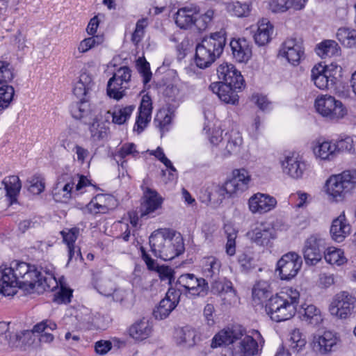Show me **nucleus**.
Instances as JSON below:
<instances>
[{
  "instance_id": "obj_1",
  "label": "nucleus",
  "mask_w": 356,
  "mask_h": 356,
  "mask_svg": "<svg viewBox=\"0 0 356 356\" xmlns=\"http://www.w3.org/2000/svg\"><path fill=\"white\" fill-rule=\"evenodd\" d=\"M56 280L52 274L43 275L34 265L23 261H14L10 266L0 269V293L5 296H14L17 288L27 293H42L52 290L51 284Z\"/></svg>"
},
{
  "instance_id": "obj_2",
  "label": "nucleus",
  "mask_w": 356,
  "mask_h": 356,
  "mask_svg": "<svg viewBox=\"0 0 356 356\" xmlns=\"http://www.w3.org/2000/svg\"><path fill=\"white\" fill-rule=\"evenodd\" d=\"M149 245L153 254L163 261H170L184 253L183 237L170 229H159L149 236Z\"/></svg>"
},
{
  "instance_id": "obj_3",
  "label": "nucleus",
  "mask_w": 356,
  "mask_h": 356,
  "mask_svg": "<svg viewBox=\"0 0 356 356\" xmlns=\"http://www.w3.org/2000/svg\"><path fill=\"white\" fill-rule=\"evenodd\" d=\"M216 10L209 8L206 10L195 3H190L179 8L174 15L175 24L182 30H190L195 27L202 32L212 26Z\"/></svg>"
},
{
  "instance_id": "obj_4",
  "label": "nucleus",
  "mask_w": 356,
  "mask_h": 356,
  "mask_svg": "<svg viewBox=\"0 0 356 356\" xmlns=\"http://www.w3.org/2000/svg\"><path fill=\"white\" fill-rule=\"evenodd\" d=\"M299 298L300 293L296 289H286L268 299L266 311L274 321H286L295 315Z\"/></svg>"
},
{
  "instance_id": "obj_5",
  "label": "nucleus",
  "mask_w": 356,
  "mask_h": 356,
  "mask_svg": "<svg viewBox=\"0 0 356 356\" xmlns=\"http://www.w3.org/2000/svg\"><path fill=\"white\" fill-rule=\"evenodd\" d=\"M226 44V33L220 30L204 37L196 46L195 62L200 69L210 67L223 52Z\"/></svg>"
},
{
  "instance_id": "obj_6",
  "label": "nucleus",
  "mask_w": 356,
  "mask_h": 356,
  "mask_svg": "<svg viewBox=\"0 0 356 356\" xmlns=\"http://www.w3.org/2000/svg\"><path fill=\"white\" fill-rule=\"evenodd\" d=\"M354 184H356V170H345L331 175L325 182V191L330 200L338 202L344 200Z\"/></svg>"
},
{
  "instance_id": "obj_7",
  "label": "nucleus",
  "mask_w": 356,
  "mask_h": 356,
  "mask_svg": "<svg viewBox=\"0 0 356 356\" xmlns=\"http://www.w3.org/2000/svg\"><path fill=\"white\" fill-rule=\"evenodd\" d=\"M209 289L208 283L204 278H199L193 273L181 275L173 288L179 299L181 295L190 298L204 297L207 295Z\"/></svg>"
},
{
  "instance_id": "obj_8",
  "label": "nucleus",
  "mask_w": 356,
  "mask_h": 356,
  "mask_svg": "<svg viewBox=\"0 0 356 356\" xmlns=\"http://www.w3.org/2000/svg\"><path fill=\"white\" fill-rule=\"evenodd\" d=\"M342 68L337 64L315 65L311 72V79L320 90L334 87L341 76Z\"/></svg>"
},
{
  "instance_id": "obj_9",
  "label": "nucleus",
  "mask_w": 356,
  "mask_h": 356,
  "mask_svg": "<svg viewBox=\"0 0 356 356\" xmlns=\"http://www.w3.org/2000/svg\"><path fill=\"white\" fill-rule=\"evenodd\" d=\"M317 112L332 121H338L344 118L347 110L341 103L330 95H322L315 101Z\"/></svg>"
},
{
  "instance_id": "obj_10",
  "label": "nucleus",
  "mask_w": 356,
  "mask_h": 356,
  "mask_svg": "<svg viewBox=\"0 0 356 356\" xmlns=\"http://www.w3.org/2000/svg\"><path fill=\"white\" fill-rule=\"evenodd\" d=\"M356 298L347 291L337 293L330 306V314L339 319H346L354 312Z\"/></svg>"
},
{
  "instance_id": "obj_11",
  "label": "nucleus",
  "mask_w": 356,
  "mask_h": 356,
  "mask_svg": "<svg viewBox=\"0 0 356 356\" xmlns=\"http://www.w3.org/2000/svg\"><path fill=\"white\" fill-rule=\"evenodd\" d=\"M302 264L301 257L294 252H290L278 260L276 270L279 272L281 280H290L297 275Z\"/></svg>"
},
{
  "instance_id": "obj_12",
  "label": "nucleus",
  "mask_w": 356,
  "mask_h": 356,
  "mask_svg": "<svg viewBox=\"0 0 356 356\" xmlns=\"http://www.w3.org/2000/svg\"><path fill=\"white\" fill-rule=\"evenodd\" d=\"M232 185L226 181L222 185L210 183L201 191L200 200L202 202H222L226 197H231L235 193Z\"/></svg>"
},
{
  "instance_id": "obj_13",
  "label": "nucleus",
  "mask_w": 356,
  "mask_h": 356,
  "mask_svg": "<svg viewBox=\"0 0 356 356\" xmlns=\"http://www.w3.org/2000/svg\"><path fill=\"white\" fill-rule=\"evenodd\" d=\"M77 179L68 174H63L58 177L52 188V196L55 201L66 202L73 197V190Z\"/></svg>"
},
{
  "instance_id": "obj_14",
  "label": "nucleus",
  "mask_w": 356,
  "mask_h": 356,
  "mask_svg": "<svg viewBox=\"0 0 356 356\" xmlns=\"http://www.w3.org/2000/svg\"><path fill=\"white\" fill-rule=\"evenodd\" d=\"M217 75L221 81L220 84L234 86L235 89L241 90L245 83L243 76L234 65L227 63L220 65L217 68Z\"/></svg>"
},
{
  "instance_id": "obj_15",
  "label": "nucleus",
  "mask_w": 356,
  "mask_h": 356,
  "mask_svg": "<svg viewBox=\"0 0 356 356\" xmlns=\"http://www.w3.org/2000/svg\"><path fill=\"white\" fill-rule=\"evenodd\" d=\"M304 55V48L301 41L295 38L286 40L282 44L278 56L284 58L291 65L296 66L300 63Z\"/></svg>"
},
{
  "instance_id": "obj_16",
  "label": "nucleus",
  "mask_w": 356,
  "mask_h": 356,
  "mask_svg": "<svg viewBox=\"0 0 356 356\" xmlns=\"http://www.w3.org/2000/svg\"><path fill=\"white\" fill-rule=\"evenodd\" d=\"M251 241L257 245L270 248L276 238L275 229L266 224H261L248 233Z\"/></svg>"
},
{
  "instance_id": "obj_17",
  "label": "nucleus",
  "mask_w": 356,
  "mask_h": 356,
  "mask_svg": "<svg viewBox=\"0 0 356 356\" xmlns=\"http://www.w3.org/2000/svg\"><path fill=\"white\" fill-rule=\"evenodd\" d=\"M325 246V241L317 235L309 237L305 243L303 255L307 265H316L322 258L321 248Z\"/></svg>"
},
{
  "instance_id": "obj_18",
  "label": "nucleus",
  "mask_w": 356,
  "mask_h": 356,
  "mask_svg": "<svg viewBox=\"0 0 356 356\" xmlns=\"http://www.w3.org/2000/svg\"><path fill=\"white\" fill-rule=\"evenodd\" d=\"M276 199L268 194L257 193L248 200L250 211L254 214H264L273 209L277 205Z\"/></svg>"
},
{
  "instance_id": "obj_19",
  "label": "nucleus",
  "mask_w": 356,
  "mask_h": 356,
  "mask_svg": "<svg viewBox=\"0 0 356 356\" xmlns=\"http://www.w3.org/2000/svg\"><path fill=\"white\" fill-rule=\"evenodd\" d=\"M282 166L283 172L293 179L301 178L307 168L302 157L296 152L286 156Z\"/></svg>"
},
{
  "instance_id": "obj_20",
  "label": "nucleus",
  "mask_w": 356,
  "mask_h": 356,
  "mask_svg": "<svg viewBox=\"0 0 356 356\" xmlns=\"http://www.w3.org/2000/svg\"><path fill=\"white\" fill-rule=\"evenodd\" d=\"M243 335V330L239 325L223 329L213 337L211 347L216 348L233 343Z\"/></svg>"
},
{
  "instance_id": "obj_21",
  "label": "nucleus",
  "mask_w": 356,
  "mask_h": 356,
  "mask_svg": "<svg viewBox=\"0 0 356 356\" xmlns=\"http://www.w3.org/2000/svg\"><path fill=\"white\" fill-rule=\"evenodd\" d=\"M179 301V298L173 287L169 288L165 297L160 301L159 305L153 311L155 318L163 320L167 318L176 307Z\"/></svg>"
},
{
  "instance_id": "obj_22",
  "label": "nucleus",
  "mask_w": 356,
  "mask_h": 356,
  "mask_svg": "<svg viewBox=\"0 0 356 356\" xmlns=\"http://www.w3.org/2000/svg\"><path fill=\"white\" fill-rule=\"evenodd\" d=\"M251 335L248 334L240 342V353L241 356H254L259 351V344L262 346L264 339L261 333L256 330H252Z\"/></svg>"
},
{
  "instance_id": "obj_23",
  "label": "nucleus",
  "mask_w": 356,
  "mask_h": 356,
  "mask_svg": "<svg viewBox=\"0 0 356 356\" xmlns=\"http://www.w3.org/2000/svg\"><path fill=\"white\" fill-rule=\"evenodd\" d=\"M229 46L233 58L238 63H247L252 56L250 42L245 38L232 39Z\"/></svg>"
},
{
  "instance_id": "obj_24",
  "label": "nucleus",
  "mask_w": 356,
  "mask_h": 356,
  "mask_svg": "<svg viewBox=\"0 0 356 356\" xmlns=\"http://www.w3.org/2000/svg\"><path fill=\"white\" fill-rule=\"evenodd\" d=\"M209 88L211 90L216 94L218 98L225 104H230L235 105L238 104L239 97L237 94V89H235L234 86L226 84H220V83H212Z\"/></svg>"
},
{
  "instance_id": "obj_25",
  "label": "nucleus",
  "mask_w": 356,
  "mask_h": 356,
  "mask_svg": "<svg viewBox=\"0 0 356 356\" xmlns=\"http://www.w3.org/2000/svg\"><path fill=\"white\" fill-rule=\"evenodd\" d=\"M143 201L140 205L141 216L153 213L161 207L163 200L155 191L147 187L143 192Z\"/></svg>"
},
{
  "instance_id": "obj_26",
  "label": "nucleus",
  "mask_w": 356,
  "mask_h": 356,
  "mask_svg": "<svg viewBox=\"0 0 356 356\" xmlns=\"http://www.w3.org/2000/svg\"><path fill=\"white\" fill-rule=\"evenodd\" d=\"M337 338L330 331H325L321 335H316L312 341V348L315 352L326 354L337 344Z\"/></svg>"
},
{
  "instance_id": "obj_27",
  "label": "nucleus",
  "mask_w": 356,
  "mask_h": 356,
  "mask_svg": "<svg viewBox=\"0 0 356 356\" xmlns=\"http://www.w3.org/2000/svg\"><path fill=\"white\" fill-rule=\"evenodd\" d=\"M152 109L151 99L149 97H147V99L143 97L138 108L134 131H137L138 134H140L144 131L147 124L151 120Z\"/></svg>"
},
{
  "instance_id": "obj_28",
  "label": "nucleus",
  "mask_w": 356,
  "mask_h": 356,
  "mask_svg": "<svg viewBox=\"0 0 356 356\" xmlns=\"http://www.w3.org/2000/svg\"><path fill=\"white\" fill-rule=\"evenodd\" d=\"M351 231V227L346 218L344 213L332 221L330 227V234L333 240L342 242Z\"/></svg>"
},
{
  "instance_id": "obj_29",
  "label": "nucleus",
  "mask_w": 356,
  "mask_h": 356,
  "mask_svg": "<svg viewBox=\"0 0 356 356\" xmlns=\"http://www.w3.org/2000/svg\"><path fill=\"white\" fill-rule=\"evenodd\" d=\"M152 323L145 318L136 321L129 329L130 337L137 341L147 339L152 334Z\"/></svg>"
},
{
  "instance_id": "obj_30",
  "label": "nucleus",
  "mask_w": 356,
  "mask_h": 356,
  "mask_svg": "<svg viewBox=\"0 0 356 356\" xmlns=\"http://www.w3.org/2000/svg\"><path fill=\"white\" fill-rule=\"evenodd\" d=\"M274 27L270 21L263 18L258 22V27L254 35V39L259 46H264L268 44L271 38Z\"/></svg>"
},
{
  "instance_id": "obj_31",
  "label": "nucleus",
  "mask_w": 356,
  "mask_h": 356,
  "mask_svg": "<svg viewBox=\"0 0 356 356\" xmlns=\"http://www.w3.org/2000/svg\"><path fill=\"white\" fill-rule=\"evenodd\" d=\"M131 71L129 67L126 66L120 67L108 81L106 91L109 97L116 100L120 99V92H113V90H115V88H113V82L114 81H120L128 84L131 80Z\"/></svg>"
},
{
  "instance_id": "obj_32",
  "label": "nucleus",
  "mask_w": 356,
  "mask_h": 356,
  "mask_svg": "<svg viewBox=\"0 0 356 356\" xmlns=\"http://www.w3.org/2000/svg\"><path fill=\"white\" fill-rule=\"evenodd\" d=\"M250 181V175L244 168L235 169L232 171V177L227 180L232 185L235 193L243 191L248 188Z\"/></svg>"
},
{
  "instance_id": "obj_33",
  "label": "nucleus",
  "mask_w": 356,
  "mask_h": 356,
  "mask_svg": "<svg viewBox=\"0 0 356 356\" xmlns=\"http://www.w3.org/2000/svg\"><path fill=\"white\" fill-rule=\"evenodd\" d=\"M2 184L4 186L6 192V195L10 204L16 203L22 188L19 178L16 175L6 177L2 181Z\"/></svg>"
},
{
  "instance_id": "obj_34",
  "label": "nucleus",
  "mask_w": 356,
  "mask_h": 356,
  "mask_svg": "<svg viewBox=\"0 0 356 356\" xmlns=\"http://www.w3.org/2000/svg\"><path fill=\"white\" fill-rule=\"evenodd\" d=\"M57 328V325L51 320L45 319L41 322L35 324L32 330L33 333H40V341L42 343H49L54 340V337L52 334L47 332V330H55Z\"/></svg>"
},
{
  "instance_id": "obj_35",
  "label": "nucleus",
  "mask_w": 356,
  "mask_h": 356,
  "mask_svg": "<svg viewBox=\"0 0 356 356\" xmlns=\"http://www.w3.org/2000/svg\"><path fill=\"white\" fill-rule=\"evenodd\" d=\"M220 268L221 262L216 257L210 256L204 258L202 261V273L207 278L211 280L219 279Z\"/></svg>"
},
{
  "instance_id": "obj_36",
  "label": "nucleus",
  "mask_w": 356,
  "mask_h": 356,
  "mask_svg": "<svg viewBox=\"0 0 356 356\" xmlns=\"http://www.w3.org/2000/svg\"><path fill=\"white\" fill-rule=\"evenodd\" d=\"M302 321L313 326L318 325L323 321L321 310L314 305L302 306Z\"/></svg>"
},
{
  "instance_id": "obj_37",
  "label": "nucleus",
  "mask_w": 356,
  "mask_h": 356,
  "mask_svg": "<svg viewBox=\"0 0 356 356\" xmlns=\"http://www.w3.org/2000/svg\"><path fill=\"white\" fill-rule=\"evenodd\" d=\"M337 147L335 143L329 140L318 141V145L314 148V153L317 158L321 160H332L334 157Z\"/></svg>"
},
{
  "instance_id": "obj_38",
  "label": "nucleus",
  "mask_w": 356,
  "mask_h": 356,
  "mask_svg": "<svg viewBox=\"0 0 356 356\" xmlns=\"http://www.w3.org/2000/svg\"><path fill=\"white\" fill-rule=\"evenodd\" d=\"M315 51L318 56L323 58L339 55L340 47L336 41L325 40L316 46Z\"/></svg>"
},
{
  "instance_id": "obj_39",
  "label": "nucleus",
  "mask_w": 356,
  "mask_h": 356,
  "mask_svg": "<svg viewBox=\"0 0 356 356\" xmlns=\"http://www.w3.org/2000/svg\"><path fill=\"white\" fill-rule=\"evenodd\" d=\"M115 200L111 195L98 194L90 202V209H97L96 213H106L110 209V203H114ZM113 205L114 204H112Z\"/></svg>"
},
{
  "instance_id": "obj_40",
  "label": "nucleus",
  "mask_w": 356,
  "mask_h": 356,
  "mask_svg": "<svg viewBox=\"0 0 356 356\" xmlns=\"http://www.w3.org/2000/svg\"><path fill=\"white\" fill-rule=\"evenodd\" d=\"M324 259L328 264L338 266L345 264L348 261L343 250L335 247H329L326 249L324 252Z\"/></svg>"
},
{
  "instance_id": "obj_41",
  "label": "nucleus",
  "mask_w": 356,
  "mask_h": 356,
  "mask_svg": "<svg viewBox=\"0 0 356 356\" xmlns=\"http://www.w3.org/2000/svg\"><path fill=\"white\" fill-rule=\"evenodd\" d=\"M135 109L134 105H129L124 107H115L113 112L108 111V114L112 116V122L116 124H124L131 117Z\"/></svg>"
},
{
  "instance_id": "obj_42",
  "label": "nucleus",
  "mask_w": 356,
  "mask_h": 356,
  "mask_svg": "<svg viewBox=\"0 0 356 356\" xmlns=\"http://www.w3.org/2000/svg\"><path fill=\"white\" fill-rule=\"evenodd\" d=\"M338 40L346 47H356V30L349 28H340L337 33Z\"/></svg>"
},
{
  "instance_id": "obj_43",
  "label": "nucleus",
  "mask_w": 356,
  "mask_h": 356,
  "mask_svg": "<svg viewBox=\"0 0 356 356\" xmlns=\"http://www.w3.org/2000/svg\"><path fill=\"white\" fill-rule=\"evenodd\" d=\"M227 12L237 17H248L251 11V3L248 2L233 1L226 6Z\"/></svg>"
},
{
  "instance_id": "obj_44",
  "label": "nucleus",
  "mask_w": 356,
  "mask_h": 356,
  "mask_svg": "<svg viewBox=\"0 0 356 356\" xmlns=\"http://www.w3.org/2000/svg\"><path fill=\"white\" fill-rule=\"evenodd\" d=\"M89 131L92 140L99 141L107 137L108 128L105 125L104 122L94 119L93 122L90 124Z\"/></svg>"
},
{
  "instance_id": "obj_45",
  "label": "nucleus",
  "mask_w": 356,
  "mask_h": 356,
  "mask_svg": "<svg viewBox=\"0 0 356 356\" xmlns=\"http://www.w3.org/2000/svg\"><path fill=\"white\" fill-rule=\"evenodd\" d=\"M70 112L74 118L83 119L90 114V105L86 100H79L71 104Z\"/></svg>"
},
{
  "instance_id": "obj_46",
  "label": "nucleus",
  "mask_w": 356,
  "mask_h": 356,
  "mask_svg": "<svg viewBox=\"0 0 356 356\" xmlns=\"http://www.w3.org/2000/svg\"><path fill=\"white\" fill-rule=\"evenodd\" d=\"M270 293V286L268 282L264 280L258 281L252 289V298L259 302L267 299Z\"/></svg>"
},
{
  "instance_id": "obj_47",
  "label": "nucleus",
  "mask_w": 356,
  "mask_h": 356,
  "mask_svg": "<svg viewBox=\"0 0 356 356\" xmlns=\"http://www.w3.org/2000/svg\"><path fill=\"white\" fill-rule=\"evenodd\" d=\"M196 337V331L194 329L190 327H185L177 333V343L189 347L193 346L195 343Z\"/></svg>"
},
{
  "instance_id": "obj_48",
  "label": "nucleus",
  "mask_w": 356,
  "mask_h": 356,
  "mask_svg": "<svg viewBox=\"0 0 356 356\" xmlns=\"http://www.w3.org/2000/svg\"><path fill=\"white\" fill-rule=\"evenodd\" d=\"M225 232L227 235V243L225 245L226 253L229 256H233L236 253V238L237 236V231L231 225H226L225 226Z\"/></svg>"
},
{
  "instance_id": "obj_49",
  "label": "nucleus",
  "mask_w": 356,
  "mask_h": 356,
  "mask_svg": "<svg viewBox=\"0 0 356 356\" xmlns=\"http://www.w3.org/2000/svg\"><path fill=\"white\" fill-rule=\"evenodd\" d=\"M104 37L102 35H96L92 37L85 38L79 44L78 50L79 53H86L90 49L102 44Z\"/></svg>"
},
{
  "instance_id": "obj_50",
  "label": "nucleus",
  "mask_w": 356,
  "mask_h": 356,
  "mask_svg": "<svg viewBox=\"0 0 356 356\" xmlns=\"http://www.w3.org/2000/svg\"><path fill=\"white\" fill-rule=\"evenodd\" d=\"M15 93L14 88L9 85L0 87V111L8 108L13 100Z\"/></svg>"
},
{
  "instance_id": "obj_51",
  "label": "nucleus",
  "mask_w": 356,
  "mask_h": 356,
  "mask_svg": "<svg viewBox=\"0 0 356 356\" xmlns=\"http://www.w3.org/2000/svg\"><path fill=\"white\" fill-rule=\"evenodd\" d=\"M171 122V117L165 111H160L156 115L154 120L155 126L160 129L161 136L168 131V126Z\"/></svg>"
},
{
  "instance_id": "obj_52",
  "label": "nucleus",
  "mask_w": 356,
  "mask_h": 356,
  "mask_svg": "<svg viewBox=\"0 0 356 356\" xmlns=\"http://www.w3.org/2000/svg\"><path fill=\"white\" fill-rule=\"evenodd\" d=\"M306 344V339L303 337L302 334L298 329L293 330L291 333L289 339V346L294 351L298 352Z\"/></svg>"
},
{
  "instance_id": "obj_53",
  "label": "nucleus",
  "mask_w": 356,
  "mask_h": 356,
  "mask_svg": "<svg viewBox=\"0 0 356 356\" xmlns=\"http://www.w3.org/2000/svg\"><path fill=\"white\" fill-rule=\"evenodd\" d=\"M148 26V19L147 17L138 19L136 24V28L131 35V41L135 44H138L143 38L145 29Z\"/></svg>"
},
{
  "instance_id": "obj_54",
  "label": "nucleus",
  "mask_w": 356,
  "mask_h": 356,
  "mask_svg": "<svg viewBox=\"0 0 356 356\" xmlns=\"http://www.w3.org/2000/svg\"><path fill=\"white\" fill-rule=\"evenodd\" d=\"M28 191L33 195L40 194L44 189V179L40 175H34L28 181Z\"/></svg>"
},
{
  "instance_id": "obj_55",
  "label": "nucleus",
  "mask_w": 356,
  "mask_h": 356,
  "mask_svg": "<svg viewBox=\"0 0 356 356\" xmlns=\"http://www.w3.org/2000/svg\"><path fill=\"white\" fill-rule=\"evenodd\" d=\"M136 65L138 72L143 78V81L146 85L150 81L152 76L149 63L146 60L139 58L136 61Z\"/></svg>"
},
{
  "instance_id": "obj_56",
  "label": "nucleus",
  "mask_w": 356,
  "mask_h": 356,
  "mask_svg": "<svg viewBox=\"0 0 356 356\" xmlns=\"http://www.w3.org/2000/svg\"><path fill=\"white\" fill-rule=\"evenodd\" d=\"M14 77L10 65L5 61H0V85H8Z\"/></svg>"
},
{
  "instance_id": "obj_57",
  "label": "nucleus",
  "mask_w": 356,
  "mask_h": 356,
  "mask_svg": "<svg viewBox=\"0 0 356 356\" xmlns=\"http://www.w3.org/2000/svg\"><path fill=\"white\" fill-rule=\"evenodd\" d=\"M241 144L242 138L238 134H236L234 137L231 136L227 143L225 147L227 154H225V155L229 156L237 153L240 149Z\"/></svg>"
},
{
  "instance_id": "obj_58",
  "label": "nucleus",
  "mask_w": 356,
  "mask_h": 356,
  "mask_svg": "<svg viewBox=\"0 0 356 356\" xmlns=\"http://www.w3.org/2000/svg\"><path fill=\"white\" fill-rule=\"evenodd\" d=\"M96 289L100 294L109 297L115 291V286L110 280H102L97 283Z\"/></svg>"
},
{
  "instance_id": "obj_59",
  "label": "nucleus",
  "mask_w": 356,
  "mask_h": 356,
  "mask_svg": "<svg viewBox=\"0 0 356 356\" xmlns=\"http://www.w3.org/2000/svg\"><path fill=\"white\" fill-rule=\"evenodd\" d=\"M63 241L67 245H74L75 241L79 235V228L72 227L60 232Z\"/></svg>"
},
{
  "instance_id": "obj_60",
  "label": "nucleus",
  "mask_w": 356,
  "mask_h": 356,
  "mask_svg": "<svg viewBox=\"0 0 356 356\" xmlns=\"http://www.w3.org/2000/svg\"><path fill=\"white\" fill-rule=\"evenodd\" d=\"M72 291L70 289L61 286L60 290L54 295V302L62 304L68 303L71 301Z\"/></svg>"
},
{
  "instance_id": "obj_61",
  "label": "nucleus",
  "mask_w": 356,
  "mask_h": 356,
  "mask_svg": "<svg viewBox=\"0 0 356 356\" xmlns=\"http://www.w3.org/2000/svg\"><path fill=\"white\" fill-rule=\"evenodd\" d=\"M310 195L302 191H298L297 193L292 194L291 195V199L294 200L296 201L294 205L297 208H303L307 206L309 201L308 198Z\"/></svg>"
},
{
  "instance_id": "obj_62",
  "label": "nucleus",
  "mask_w": 356,
  "mask_h": 356,
  "mask_svg": "<svg viewBox=\"0 0 356 356\" xmlns=\"http://www.w3.org/2000/svg\"><path fill=\"white\" fill-rule=\"evenodd\" d=\"M238 262L243 272H248L254 267L253 258L245 253L238 255Z\"/></svg>"
},
{
  "instance_id": "obj_63",
  "label": "nucleus",
  "mask_w": 356,
  "mask_h": 356,
  "mask_svg": "<svg viewBox=\"0 0 356 356\" xmlns=\"http://www.w3.org/2000/svg\"><path fill=\"white\" fill-rule=\"evenodd\" d=\"M113 348V345L109 340H99L95 343L94 349L96 354L104 355L107 354Z\"/></svg>"
},
{
  "instance_id": "obj_64",
  "label": "nucleus",
  "mask_w": 356,
  "mask_h": 356,
  "mask_svg": "<svg viewBox=\"0 0 356 356\" xmlns=\"http://www.w3.org/2000/svg\"><path fill=\"white\" fill-rule=\"evenodd\" d=\"M353 139L350 136L339 140L335 145L337 150L351 152L354 150Z\"/></svg>"
}]
</instances>
